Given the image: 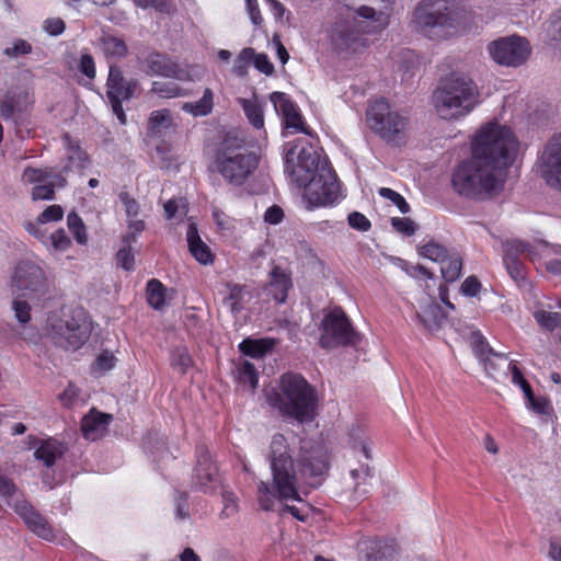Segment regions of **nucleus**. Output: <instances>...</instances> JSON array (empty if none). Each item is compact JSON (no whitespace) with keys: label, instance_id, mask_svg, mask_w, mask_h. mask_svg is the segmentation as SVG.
Returning <instances> with one entry per match:
<instances>
[{"label":"nucleus","instance_id":"obj_25","mask_svg":"<svg viewBox=\"0 0 561 561\" xmlns=\"http://www.w3.org/2000/svg\"><path fill=\"white\" fill-rule=\"evenodd\" d=\"M112 414L102 413L96 409L90 410L81 420V432L85 439L96 440L104 436L112 422Z\"/></svg>","mask_w":561,"mask_h":561},{"label":"nucleus","instance_id":"obj_15","mask_svg":"<svg viewBox=\"0 0 561 561\" xmlns=\"http://www.w3.org/2000/svg\"><path fill=\"white\" fill-rule=\"evenodd\" d=\"M489 53L500 65L518 67L527 60L530 47L525 38L513 35L492 42L489 45Z\"/></svg>","mask_w":561,"mask_h":561},{"label":"nucleus","instance_id":"obj_27","mask_svg":"<svg viewBox=\"0 0 561 561\" xmlns=\"http://www.w3.org/2000/svg\"><path fill=\"white\" fill-rule=\"evenodd\" d=\"M62 142L67 150V164L58 171L61 175L68 173L69 171L77 169L83 170L88 168L90 164L88 153L81 149L79 142L72 139L68 134L62 136Z\"/></svg>","mask_w":561,"mask_h":561},{"label":"nucleus","instance_id":"obj_16","mask_svg":"<svg viewBox=\"0 0 561 561\" xmlns=\"http://www.w3.org/2000/svg\"><path fill=\"white\" fill-rule=\"evenodd\" d=\"M306 188L308 201L316 206L333 204L340 195V185L335 173L330 165L320 168L319 173L310 183L302 185Z\"/></svg>","mask_w":561,"mask_h":561},{"label":"nucleus","instance_id":"obj_13","mask_svg":"<svg viewBox=\"0 0 561 561\" xmlns=\"http://www.w3.org/2000/svg\"><path fill=\"white\" fill-rule=\"evenodd\" d=\"M365 23L358 16L336 21L330 32V42L336 51L356 53L366 46L364 34H376L363 27Z\"/></svg>","mask_w":561,"mask_h":561},{"label":"nucleus","instance_id":"obj_37","mask_svg":"<svg viewBox=\"0 0 561 561\" xmlns=\"http://www.w3.org/2000/svg\"><path fill=\"white\" fill-rule=\"evenodd\" d=\"M440 273L443 278L453 283L457 280L461 275L462 259L457 252H449L440 263Z\"/></svg>","mask_w":561,"mask_h":561},{"label":"nucleus","instance_id":"obj_9","mask_svg":"<svg viewBox=\"0 0 561 561\" xmlns=\"http://www.w3.org/2000/svg\"><path fill=\"white\" fill-rule=\"evenodd\" d=\"M285 172L299 187L310 183L320 168L330 165L328 161L321 160L312 145L300 139L296 140L286 153Z\"/></svg>","mask_w":561,"mask_h":561},{"label":"nucleus","instance_id":"obj_18","mask_svg":"<svg viewBox=\"0 0 561 561\" xmlns=\"http://www.w3.org/2000/svg\"><path fill=\"white\" fill-rule=\"evenodd\" d=\"M9 506L36 536L47 541L57 540V534L48 520L31 504L24 493L15 497Z\"/></svg>","mask_w":561,"mask_h":561},{"label":"nucleus","instance_id":"obj_21","mask_svg":"<svg viewBox=\"0 0 561 561\" xmlns=\"http://www.w3.org/2000/svg\"><path fill=\"white\" fill-rule=\"evenodd\" d=\"M33 103V98L26 90L8 91L0 101V117L20 124L23 114Z\"/></svg>","mask_w":561,"mask_h":561},{"label":"nucleus","instance_id":"obj_38","mask_svg":"<svg viewBox=\"0 0 561 561\" xmlns=\"http://www.w3.org/2000/svg\"><path fill=\"white\" fill-rule=\"evenodd\" d=\"M173 125L171 112L169 110H158L150 114L148 121V130L153 136H159L170 129Z\"/></svg>","mask_w":561,"mask_h":561},{"label":"nucleus","instance_id":"obj_5","mask_svg":"<svg viewBox=\"0 0 561 561\" xmlns=\"http://www.w3.org/2000/svg\"><path fill=\"white\" fill-rule=\"evenodd\" d=\"M477 87L471 79L453 75L433 93L435 112L442 119H460L478 104Z\"/></svg>","mask_w":561,"mask_h":561},{"label":"nucleus","instance_id":"obj_43","mask_svg":"<svg viewBox=\"0 0 561 561\" xmlns=\"http://www.w3.org/2000/svg\"><path fill=\"white\" fill-rule=\"evenodd\" d=\"M23 494V491L15 484L14 480L0 467V497L10 505L15 497Z\"/></svg>","mask_w":561,"mask_h":561},{"label":"nucleus","instance_id":"obj_47","mask_svg":"<svg viewBox=\"0 0 561 561\" xmlns=\"http://www.w3.org/2000/svg\"><path fill=\"white\" fill-rule=\"evenodd\" d=\"M471 344L473 352L481 359L484 358L486 354L493 355L500 359L507 360L506 356L501 353L494 352L488 343L484 341L483 336L480 333H473L471 335Z\"/></svg>","mask_w":561,"mask_h":561},{"label":"nucleus","instance_id":"obj_39","mask_svg":"<svg viewBox=\"0 0 561 561\" xmlns=\"http://www.w3.org/2000/svg\"><path fill=\"white\" fill-rule=\"evenodd\" d=\"M239 103L250 124L257 129L262 128L264 126L263 108L257 99H240Z\"/></svg>","mask_w":561,"mask_h":561},{"label":"nucleus","instance_id":"obj_30","mask_svg":"<svg viewBox=\"0 0 561 561\" xmlns=\"http://www.w3.org/2000/svg\"><path fill=\"white\" fill-rule=\"evenodd\" d=\"M291 286L290 275L279 266H274L270 273L268 282V294L278 304L285 302Z\"/></svg>","mask_w":561,"mask_h":561},{"label":"nucleus","instance_id":"obj_8","mask_svg":"<svg viewBox=\"0 0 561 561\" xmlns=\"http://www.w3.org/2000/svg\"><path fill=\"white\" fill-rule=\"evenodd\" d=\"M367 123L370 129L392 146H401L407 140L409 118L393 111L383 99L376 100L367 108Z\"/></svg>","mask_w":561,"mask_h":561},{"label":"nucleus","instance_id":"obj_32","mask_svg":"<svg viewBox=\"0 0 561 561\" xmlns=\"http://www.w3.org/2000/svg\"><path fill=\"white\" fill-rule=\"evenodd\" d=\"M99 47L105 58L123 59L128 55V46L122 37L103 32L98 39Z\"/></svg>","mask_w":561,"mask_h":561},{"label":"nucleus","instance_id":"obj_20","mask_svg":"<svg viewBox=\"0 0 561 561\" xmlns=\"http://www.w3.org/2000/svg\"><path fill=\"white\" fill-rule=\"evenodd\" d=\"M378 0H335L347 10L354 11L353 16H358L368 32H381L389 23V16L382 10L373 7Z\"/></svg>","mask_w":561,"mask_h":561},{"label":"nucleus","instance_id":"obj_35","mask_svg":"<svg viewBox=\"0 0 561 561\" xmlns=\"http://www.w3.org/2000/svg\"><path fill=\"white\" fill-rule=\"evenodd\" d=\"M397 549L393 543L371 541L366 546L364 561H396Z\"/></svg>","mask_w":561,"mask_h":561},{"label":"nucleus","instance_id":"obj_62","mask_svg":"<svg viewBox=\"0 0 561 561\" xmlns=\"http://www.w3.org/2000/svg\"><path fill=\"white\" fill-rule=\"evenodd\" d=\"M79 71L84 75L90 80H93L96 75L95 62L93 57L90 54H83L80 57L78 64Z\"/></svg>","mask_w":561,"mask_h":561},{"label":"nucleus","instance_id":"obj_60","mask_svg":"<svg viewBox=\"0 0 561 561\" xmlns=\"http://www.w3.org/2000/svg\"><path fill=\"white\" fill-rule=\"evenodd\" d=\"M64 217V209L59 205H51L44 209L37 217L39 224L53 222L61 220Z\"/></svg>","mask_w":561,"mask_h":561},{"label":"nucleus","instance_id":"obj_56","mask_svg":"<svg viewBox=\"0 0 561 561\" xmlns=\"http://www.w3.org/2000/svg\"><path fill=\"white\" fill-rule=\"evenodd\" d=\"M391 225L396 231L407 237L413 236L416 231L415 222L408 217H393Z\"/></svg>","mask_w":561,"mask_h":561},{"label":"nucleus","instance_id":"obj_3","mask_svg":"<svg viewBox=\"0 0 561 561\" xmlns=\"http://www.w3.org/2000/svg\"><path fill=\"white\" fill-rule=\"evenodd\" d=\"M517 152V140L505 125L494 122L483 125L471 142V154L505 175Z\"/></svg>","mask_w":561,"mask_h":561},{"label":"nucleus","instance_id":"obj_59","mask_svg":"<svg viewBox=\"0 0 561 561\" xmlns=\"http://www.w3.org/2000/svg\"><path fill=\"white\" fill-rule=\"evenodd\" d=\"M191 357L185 348H176L172 353L171 364L183 374L191 365Z\"/></svg>","mask_w":561,"mask_h":561},{"label":"nucleus","instance_id":"obj_54","mask_svg":"<svg viewBox=\"0 0 561 561\" xmlns=\"http://www.w3.org/2000/svg\"><path fill=\"white\" fill-rule=\"evenodd\" d=\"M547 34L554 42L556 46L561 47V11L551 15L547 26Z\"/></svg>","mask_w":561,"mask_h":561},{"label":"nucleus","instance_id":"obj_1","mask_svg":"<svg viewBox=\"0 0 561 561\" xmlns=\"http://www.w3.org/2000/svg\"><path fill=\"white\" fill-rule=\"evenodd\" d=\"M295 437L276 433L272 436L265 455L272 474L271 481L256 483V500L263 511H274L276 503L286 501L302 502L299 495V472L302 477L323 476L329 468L327 450L312 442L302 440L296 469Z\"/></svg>","mask_w":561,"mask_h":561},{"label":"nucleus","instance_id":"obj_19","mask_svg":"<svg viewBox=\"0 0 561 561\" xmlns=\"http://www.w3.org/2000/svg\"><path fill=\"white\" fill-rule=\"evenodd\" d=\"M540 175L548 186L561 191V133L554 135L543 148Z\"/></svg>","mask_w":561,"mask_h":561},{"label":"nucleus","instance_id":"obj_48","mask_svg":"<svg viewBox=\"0 0 561 561\" xmlns=\"http://www.w3.org/2000/svg\"><path fill=\"white\" fill-rule=\"evenodd\" d=\"M67 224L77 242L79 244H85L88 236L82 219L76 213H70L67 217Z\"/></svg>","mask_w":561,"mask_h":561},{"label":"nucleus","instance_id":"obj_52","mask_svg":"<svg viewBox=\"0 0 561 561\" xmlns=\"http://www.w3.org/2000/svg\"><path fill=\"white\" fill-rule=\"evenodd\" d=\"M238 377L241 382L249 383L252 389L257 386V373L254 365L248 360L240 363L238 367Z\"/></svg>","mask_w":561,"mask_h":561},{"label":"nucleus","instance_id":"obj_29","mask_svg":"<svg viewBox=\"0 0 561 561\" xmlns=\"http://www.w3.org/2000/svg\"><path fill=\"white\" fill-rule=\"evenodd\" d=\"M23 297H18L12 301V310L14 312V317L18 320L21 331L19 335L30 342H36L38 337V333L33 329L27 327L31 321V306L26 300L22 299Z\"/></svg>","mask_w":561,"mask_h":561},{"label":"nucleus","instance_id":"obj_2","mask_svg":"<svg viewBox=\"0 0 561 561\" xmlns=\"http://www.w3.org/2000/svg\"><path fill=\"white\" fill-rule=\"evenodd\" d=\"M271 407L298 423H309L317 416L318 392L301 375L285 374L279 390L267 397Z\"/></svg>","mask_w":561,"mask_h":561},{"label":"nucleus","instance_id":"obj_10","mask_svg":"<svg viewBox=\"0 0 561 561\" xmlns=\"http://www.w3.org/2000/svg\"><path fill=\"white\" fill-rule=\"evenodd\" d=\"M12 294L31 301H38L49 289V283L44 270L32 261H21L16 264L12 280Z\"/></svg>","mask_w":561,"mask_h":561},{"label":"nucleus","instance_id":"obj_51","mask_svg":"<svg viewBox=\"0 0 561 561\" xmlns=\"http://www.w3.org/2000/svg\"><path fill=\"white\" fill-rule=\"evenodd\" d=\"M240 351L251 357H261L268 350L266 341L244 340L239 345Z\"/></svg>","mask_w":561,"mask_h":561},{"label":"nucleus","instance_id":"obj_50","mask_svg":"<svg viewBox=\"0 0 561 561\" xmlns=\"http://www.w3.org/2000/svg\"><path fill=\"white\" fill-rule=\"evenodd\" d=\"M243 287L232 285L229 287V294L224 299V304L230 309L232 313H239L243 309Z\"/></svg>","mask_w":561,"mask_h":561},{"label":"nucleus","instance_id":"obj_41","mask_svg":"<svg viewBox=\"0 0 561 561\" xmlns=\"http://www.w3.org/2000/svg\"><path fill=\"white\" fill-rule=\"evenodd\" d=\"M167 288L163 284L152 278L147 284V301L156 310H161L165 304Z\"/></svg>","mask_w":561,"mask_h":561},{"label":"nucleus","instance_id":"obj_64","mask_svg":"<svg viewBox=\"0 0 561 561\" xmlns=\"http://www.w3.org/2000/svg\"><path fill=\"white\" fill-rule=\"evenodd\" d=\"M115 364H116L115 356L112 353L105 351V352H102L96 357V360L94 363V369L105 373V371H108L112 368H114Z\"/></svg>","mask_w":561,"mask_h":561},{"label":"nucleus","instance_id":"obj_33","mask_svg":"<svg viewBox=\"0 0 561 561\" xmlns=\"http://www.w3.org/2000/svg\"><path fill=\"white\" fill-rule=\"evenodd\" d=\"M66 451V446L55 438H47L39 443L34 451L36 460L42 461L46 467L55 465L56 460Z\"/></svg>","mask_w":561,"mask_h":561},{"label":"nucleus","instance_id":"obj_12","mask_svg":"<svg viewBox=\"0 0 561 561\" xmlns=\"http://www.w3.org/2000/svg\"><path fill=\"white\" fill-rule=\"evenodd\" d=\"M321 330L319 344L323 348L356 345L360 339L340 307L333 308L325 314Z\"/></svg>","mask_w":561,"mask_h":561},{"label":"nucleus","instance_id":"obj_55","mask_svg":"<svg viewBox=\"0 0 561 561\" xmlns=\"http://www.w3.org/2000/svg\"><path fill=\"white\" fill-rule=\"evenodd\" d=\"M31 53L32 45L22 38L15 39L11 47H7L3 50V54L9 58H18L20 56L28 55Z\"/></svg>","mask_w":561,"mask_h":561},{"label":"nucleus","instance_id":"obj_44","mask_svg":"<svg viewBox=\"0 0 561 561\" xmlns=\"http://www.w3.org/2000/svg\"><path fill=\"white\" fill-rule=\"evenodd\" d=\"M449 252L450 251H448L444 245L435 241H428L419 249L420 255L437 263H440L445 257H447Z\"/></svg>","mask_w":561,"mask_h":561},{"label":"nucleus","instance_id":"obj_11","mask_svg":"<svg viewBox=\"0 0 561 561\" xmlns=\"http://www.w3.org/2000/svg\"><path fill=\"white\" fill-rule=\"evenodd\" d=\"M458 11L448 0H423L414 10L416 28L430 34L434 28H456Z\"/></svg>","mask_w":561,"mask_h":561},{"label":"nucleus","instance_id":"obj_46","mask_svg":"<svg viewBox=\"0 0 561 561\" xmlns=\"http://www.w3.org/2000/svg\"><path fill=\"white\" fill-rule=\"evenodd\" d=\"M45 243L49 251L61 253L70 248L71 240L64 229H58L49 236Z\"/></svg>","mask_w":561,"mask_h":561},{"label":"nucleus","instance_id":"obj_7","mask_svg":"<svg viewBox=\"0 0 561 561\" xmlns=\"http://www.w3.org/2000/svg\"><path fill=\"white\" fill-rule=\"evenodd\" d=\"M47 335L67 351L79 350L90 337L91 325L80 308H62L47 319Z\"/></svg>","mask_w":561,"mask_h":561},{"label":"nucleus","instance_id":"obj_22","mask_svg":"<svg viewBox=\"0 0 561 561\" xmlns=\"http://www.w3.org/2000/svg\"><path fill=\"white\" fill-rule=\"evenodd\" d=\"M271 101L278 114L283 116L284 125L287 129H294L295 133L311 135L308 127L305 126L302 116L297 105L283 92H273Z\"/></svg>","mask_w":561,"mask_h":561},{"label":"nucleus","instance_id":"obj_49","mask_svg":"<svg viewBox=\"0 0 561 561\" xmlns=\"http://www.w3.org/2000/svg\"><path fill=\"white\" fill-rule=\"evenodd\" d=\"M150 92L163 99L178 98L182 95L181 88L174 82L154 81L151 85Z\"/></svg>","mask_w":561,"mask_h":561},{"label":"nucleus","instance_id":"obj_58","mask_svg":"<svg viewBox=\"0 0 561 561\" xmlns=\"http://www.w3.org/2000/svg\"><path fill=\"white\" fill-rule=\"evenodd\" d=\"M119 201L124 205L126 216L129 218H136L139 214L138 202L126 191L121 192Z\"/></svg>","mask_w":561,"mask_h":561},{"label":"nucleus","instance_id":"obj_40","mask_svg":"<svg viewBox=\"0 0 561 561\" xmlns=\"http://www.w3.org/2000/svg\"><path fill=\"white\" fill-rule=\"evenodd\" d=\"M533 316L538 325L547 331H554L561 329V312L547 310L543 307H538Z\"/></svg>","mask_w":561,"mask_h":561},{"label":"nucleus","instance_id":"obj_53","mask_svg":"<svg viewBox=\"0 0 561 561\" xmlns=\"http://www.w3.org/2000/svg\"><path fill=\"white\" fill-rule=\"evenodd\" d=\"M379 194L383 198L391 201L402 214H407L410 211V205L408 204L405 198L398 192L388 187H381L379 190Z\"/></svg>","mask_w":561,"mask_h":561},{"label":"nucleus","instance_id":"obj_17","mask_svg":"<svg viewBox=\"0 0 561 561\" xmlns=\"http://www.w3.org/2000/svg\"><path fill=\"white\" fill-rule=\"evenodd\" d=\"M9 506L36 536L47 541L57 540V534L48 520L31 504L24 493L15 497Z\"/></svg>","mask_w":561,"mask_h":561},{"label":"nucleus","instance_id":"obj_42","mask_svg":"<svg viewBox=\"0 0 561 561\" xmlns=\"http://www.w3.org/2000/svg\"><path fill=\"white\" fill-rule=\"evenodd\" d=\"M214 94L210 89H206L199 101L184 103L182 110L194 116H204L211 112L214 106Z\"/></svg>","mask_w":561,"mask_h":561},{"label":"nucleus","instance_id":"obj_6","mask_svg":"<svg viewBox=\"0 0 561 561\" xmlns=\"http://www.w3.org/2000/svg\"><path fill=\"white\" fill-rule=\"evenodd\" d=\"M214 163L227 183L240 186L257 168L259 159L243 139L228 135L220 144Z\"/></svg>","mask_w":561,"mask_h":561},{"label":"nucleus","instance_id":"obj_61","mask_svg":"<svg viewBox=\"0 0 561 561\" xmlns=\"http://www.w3.org/2000/svg\"><path fill=\"white\" fill-rule=\"evenodd\" d=\"M348 225L358 231L366 232L370 229L371 224L365 215L359 211H353L347 216Z\"/></svg>","mask_w":561,"mask_h":561},{"label":"nucleus","instance_id":"obj_23","mask_svg":"<svg viewBox=\"0 0 561 561\" xmlns=\"http://www.w3.org/2000/svg\"><path fill=\"white\" fill-rule=\"evenodd\" d=\"M139 89L137 79H126L119 67L111 65L106 81V96L129 101Z\"/></svg>","mask_w":561,"mask_h":561},{"label":"nucleus","instance_id":"obj_26","mask_svg":"<svg viewBox=\"0 0 561 561\" xmlns=\"http://www.w3.org/2000/svg\"><path fill=\"white\" fill-rule=\"evenodd\" d=\"M146 72L152 76L181 78V69L170 57L151 53L145 59Z\"/></svg>","mask_w":561,"mask_h":561},{"label":"nucleus","instance_id":"obj_28","mask_svg":"<svg viewBox=\"0 0 561 561\" xmlns=\"http://www.w3.org/2000/svg\"><path fill=\"white\" fill-rule=\"evenodd\" d=\"M416 317L420 323L430 331L438 329L445 318L440 306L432 297H425L420 302Z\"/></svg>","mask_w":561,"mask_h":561},{"label":"nucleus","instance_id":"obj_45","mask_svg":"<svg viewBox=\"0 0 561 561\" xmlns=\"http://www.w3.org/2000/svg\"><path fill=\"white\" fill-rule=\"evenodd\" d=\"M350 444L354 450H360L365 458L369 459L370 448L367 444L364 431L359 426L352 427L348 432Z\"/></svg>","mask_w":561,"mask_h":561},{"label":"nucleus","instance_id":"obj_14","mask_svg":"<svg viewBox=\"0 0 561 561\" xmlns=\"http://www.w3.org/2000/svg\"><path fill=\"white\" fill-rule=\"evenodd\" d=\"M25 183L34 184L31 196L33 201H51L55 196V188L66 185V179L55 168H32L26 167L22 174Z\"/></svg>","mask_w":561,"mask_h":561},{"label":"nucleus","instance_id":"obj_34","mask_svg":"<svg viewBox=\"0 0 561 561\" xmlns=\"http://www.w3.org/2000/svg\"><path fill=\"white\" fill-rule=\"evenodd\" d=\"M537 259L545 260L546 270L551 274L561 275V247L537 241Z\"/></svg>","mask_w":561,"mask_h":561},{"label":"nucleus","instance_id":"obj_24","mask_svg":"<svg viewBox=\"0 0 561 561\" xmlns=\"http://www.w3.org/2000/svg\"><path fill=\"white\" fill-rule=\"evenodd\" d=\"M194 479L196 486L204 492L213 490L219 481L217 467L205 448L198 449Z\"/></svg>","mask_w":561,"mask_h":561},{"label":"nucleus","instance_id":"obj_63","mask_svg":"<svg viewBox=\"0 0 561 561\" xmlns=\"http://www.w3.org/2000/svg\"><path fill=\"white\" fill-rule=\"evenodd\" d=\"M117 265L126 271H130L135 265V256L131 247H124L116 253Z\"/></svg>","mask_w":561,"mask_h":561},{"label":"nucleus","instance_id":"obj_36","mask_svg":"<svg viewBox=\"0 0 561 561\" xmlns=\"http://www.w3.org/2000/svg\"><path fill=\"white\" fill-rule=\"evenodd\" d=\"M527 255L530 261L537 260L538 249L537 242L528 243L522 240H508L504 243V256L503 259H519L520 255Z\"/></svg>","mask_w":561,"mask_h":561},{"label":"nucleus","instance_id":"obj_57","mask_svg":"<svg viewBox=\"0 0 561 561\" xmlns=\"http://www.w3.org/2000/svg\"><path fill=\"white\" fill-rule=\"evenodd\" d=\"M503 261L507 273L515 282L525 279V266L519 259H503Z\"/></svg>","mask_w":561,"mask_h":561},{"label":"nucleus","instance_id":"obj_31","mask_svg":"<svg viewBox=\"0 0 561 561\" xmlns=\"http://www.w3.org/2000/svg\"><path fill=\"white\" fill-rule=\"evenodd\" d=\"M186 240L191 254L201 264L213 263L214 255L210 248L201 239L195 224H190L186 231Z\"/></svg>","mask_w":561,"mask_h":561},{"label":"nucleus","instance_id":"obj_4","mask_svg":"<svg viewBox=\"0 0 561 561\" xmlns=\"http://www.w3.org/2000/svg\"><path fill=\"white\" fill-rule=\"evenodd\" d=\"M505 175L481 162L472 154L459 163L451 173L455 192L474 201L490 199L504 187Z\"/></svg>","mask_w":561,"mask_h":561}]
</instances>
